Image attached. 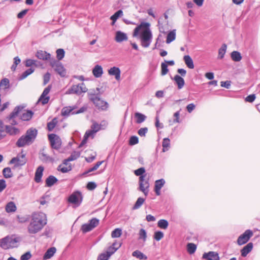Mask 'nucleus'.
<instances>
[{
	"label": "nucleus",
	"instance_id": "f257e3e1",
	"mask_svg": "<svg viewBox=\"0 0 260 260\" xmlns=\"http://www.w3.org/2000/svg\"><path fill=\"white\" fill-rule=\"evenodd\" d=\"M46 224L47 218L44 213H34L27 228V232L30 235H35L41 231Z\"/></svg>",
	"mask_w": 260,
	"mask_h": 260
},
{
	"label": "nucleus",
	"instance_id": "f03ea898",
	"mask_svg": "<svg viewBox=\"0 0 260 260\" xmlns=\"http://www.w3.org/2000/svg\"><path fill=\"white\" fill-rule=\"evenodd\" d=\"M21 238L15 235L7 236L0 240V246L4 249L16 248Z\"/></svg>",
	"mask_w": 260,
	"mask_h": 260
},
{
	"label": "nucleus",
	"instance_id": "7ed1b4c3",
	"mask_svg": "<svg viewBox=\"0 0 260 260\" xmlns=\"http://www.w3.org/2000/svg\"><path fill=\"white\" fill-rule=\"evenodd\" d=\"M150 25V24L148 22L141 23L139 25L135 28L133 32V36H137L139 34L140 30L144 28L145 29L141 34V39L151 40L152 38V35L151 30L149 28Z\"/></svg>",
	"mask_w": 260,
	"mask_h": 260
},
{
	"label": "nucleus",
	"instance_id": "20e7f679",
	"mask_svg": "<svg viewBox=\"0 0 260 260\" xmlns=\"http://www.w3.org/2000/svg\"><path fill=\"white\" fill-rule=\"evenodd\" d=\"M89 99L90 101L93 102L95 106L98 108L99 109H100L103 111L107 110L108 107V103L102 100L100 96V94L91 93V92L88 93Z\"/></svg>",
	"mask_w": 260,
	"mask_h": 260
},
{
	"label": "nucleus",
	"instance_id": "39448f33",
	"mask_svg": "<svg viewBox=\"0 0 260 260\" xmlns=\"http://www.w3.org/2000/svg\"><path fill=\"white\" fill-rule=\"evenodd\" d=\"M27 161L26 154L22 150L21 152L17 154L16 157L12 158L8 162L9 165H14L13 169L23 166Z\"/></svg>",
	"mask_w": 260,
	"mask_h": 260
},
{
	"label": "nucleus",
	"instance_id": "423d86ee",
	"mask_svg": "<svg viewBox=\"0 0 260 260\" xmlns=\"http://www.w3.org/2000/svg\"><path fill=\"white\" fill-rule=\"evenodd\" d=\"M50 65L54 69L55 71L61 77H65L67 75L66 69L62 63L55 58H52L50 61Z\"/></svg>",
	"mask_w": 260,
	"mask_h": 260
},
{
	"label": "nucleus",
	"instance_id": "0eeeda50",
	"mask_svg": "<svg viewBox=\"0 0 260 260\" xmlns=\"http://www.w3.org/2000/svg\"><path fill=\"white\" fill-rule=\"evenodd\" d=\"M83 196L81 191L76 190L74 191L69 197V203L74 204L75 207H79L83 201Z\"/></svg>",
	"mask_w": 260,
	"mask_h": 260
},
{
	"label": "nucleus",
	"instance_id": "6e6552de",
	"mask_svg": "<svg viewBox=\"0 0 260 260\" xmlns=\"http://www.w3.org/2000/svg\"><path fill=\"white\" fill-rule=\"evenodd\" d=\"M88 89L86 87L84 83L78 84V85H73L67 91L66 94H75L80 95L82 93L87 92Z\"/></svg>",
	"mask_w": 260,
	"mask_h": 260
},
{
	"label": "nucleus",
	"instance_id": "1a4fd4ad",
	"mask_svg": "<svg viewBox=\"0 0 260 260\" xmlns=\"http://www.w3.org/2000/svg\"><path fill=\"white\" fill-rule=\"evenodd\" d=\"M48 140L52 148L58 150L61 147V140L58 135L55 134H49Z\"/></svg>",
	"mask_w": 260,
	"mask_h": 260
},
{
	"label": "nucleus",
	"instance_id": "9d476101",
	"mask_svg": "<svg viewBox=\"0 0 260 260\" xmlns=\"http://www.w3.org/2000/svg\"><path fill=\"white\" fill-rule=\"evenodd\" d=\"M253 235V232L250 230H246L237 239V244L242 245L246 244Z\"/></svg>",
	"mask_w": 260,
	"mask_h": 260
},
{
	"label": "nucleus",
	"instance_id": "9b49d317",
	"mask_svg": "<svg viewBox=\"0 0 260 260\" xmlns=\"http://www.w3.org/2000/svg\"><path fill=\"white\" fill-rule=\"evenodd\" d=\"M38 135V130L34 128H30L27 129L26 132L24 136L30 142V144H31L36 138Z\"/></svg>",
	"mask_w": 260,
	"mask_h": 260
},
{
	"label": "nucleus",
	"instance_id": "f8f14e48",
	"mask_svg": "<svg viewBox=\"0 0 260 260\" xmlns=\"http://www.w3.org/2000/svg\"><path fill=\"white\" fill-rule=\"evenodd\" d=\"M36 57L39 59L43 60H49L50 61L51 58V54L43 50H39L37 52L36 54Z\"/></svg>",
	"mask_w": 260,
	"mask_h": 260
},
{
	"label": "nucleus",
	"instance_id": "ddd939ff",
	"mask_svg": "<svg viewBox=\"0 0 260 260\" xmlns=\"http://www.w3.org/2000/svg\"><path fill=\"white\" fill-rule=\"evenodd\" d=\"M165 184V180L164 179L157 180L155 181L154 191L157 196L160 195V189Z\"/></svg>",
	"mask_w": 260,
	"mask_h": 260
},
{
	"label": "nucleus",
	"instance_id": "4468645a",
	"mask_svg": "<svg viewBox=\"0 0 260 260\" xmlns=\"http://www.w3.org/2000/svg\"><path fill=\"white\" fill-rule=\"evenodd\" d=\"M44 167L40 166L36 170L34 180L36 182L40 183L42 181V177L43 176V172L44 171Z\"/></svg>",
	"mask_w": 260,
	"mask_h": 260
},
{
	"label": "nucleus",
	"instance_id": "2eb2a0df",
	"mask_svg": "<svg viewBox=\"0 0 260 260\" xmlns=\"http://www.w3.org/2000/svg\"><path fill=\"white\" fill-rule=\"evenodd\" d=\"M120 73L121 71L119 68L113 67L111 68H110L108 70V74L110 75L114 76L115 77V79L117 80H119L120 78Z\"/></svg>",
	"mask_w": 260,
	"mask_h": 260
},
{
	"label": "nucleus",
	"instance_id": "dca6fc26",
	"mask_svg": "<svg viewBox=\"0 0 260 260\" xmlns=\"http://www.w3.org/2000/svg\"><path fill=\"white\" fill-rule=\"evenodd\" d=\"M128 39L126 34L120 30L116 31L115 40L117 42L120 43Z\"/></svg>",
	"mask_w": 260,
	"mask_h": 260
},
{
	"label": "nucleus",
	"instance_id": "f3484780",
	"mask_svg": "<svg viewBox=\"0 0 260 260\" xmlns=\"http://www.w3.org/2000/svg\"><path fill=\"white\" fill-rule=\"evenodd\" d=\"M16 146L18 147H22L26 145H29L30 144V142L26 138L24 135L20 137L16 142Z\"/></svg>",
	"mask_w": 260,
	"mask_h": 260
},
{
	"label": "nucleus",
	"instance_id": "a211bd4d",
	"mask_svg": "<svg viewBox=\"0 0 260 260\" xmlns=\"http://www.w3.org/2000/svg\"><path fill=\"white\" fill-rule=\"evenodd\" d=\"M25 107L22 105L16 106L11 113L8 118L9 120L13 119L16 117L19 114V113Z\"/></svg>",
	"mask_w": 260,
	"mask_h": 260
},
{
	"label": "nucleus",
	"instance_id": "6ab92c4d",
	"mask_svg": "<svg viewBox=\"0 0 260 260\" xmlns=\"http://www.w3.org/2000/svg\"><path fill=\"white\" fill-rule=\"evenodd\" d=\"M252 248L253 243L251 242L248 243L241 250V256L243 257L246 256L252 250Z\"/></svg>",
	"mask_w": 260,
	"mask_h": 260
},
{
	"label": "nucleus",
	"instance_id": "aec40b11",
	"mask_svg": "<svg viewBox=\"0 0 260 260\" xmlns=\"http://www.w3.org/2000/svg\"><path fill=\"white\" fill-rule=\"evenodd\" d=\"M171 79L172 80H174L175 82L176 83L178 88L180 89H181L185 84V82L183 78H182L181 76H180L178 75H176L174 78L171 77Z\"/></svg>",
	"mask_w": 260,
	"mask_h": 260
},
{
	"label": "nucleus",
	"instance_id": "412c9836",
	"mask_svg": "<svg viewBox=\"0 0 260 260\" xmlns=\"http://www.w3.org/2000/svg\"><path fill=\"white\" fill-rule=\"evenodd\" d=\"M203 258H211L215 260H219L220 258L218 253L214 251H209L207 253H204L203 255Z\"/></svg>",
	"mask_w": 260,
	"mask_h": 260
},
{
	"label": "nucleus",
	"instance_id": "4be33fe9",
	"mask_svg": "<svg viewBox=\"0 0 260 260\" xmlns=\"http://www.w3.org/2000/svg\"><path fill=\"white\" fill-rule=\"evenodd\" d=\"M56 249L54 247H52L48 249L43 255V259L46 260L50 258L51 257L53 256L54 253L56 252Z\"/></svg>",
	"mask_w": 260,
	"mask_h": 260
},
{
	"label": "nucleus",
	"instance_id": "5701e85b",
	"mask_svg": "<svg viewBox=\"0 0 260 260\" xmlns=\"http://www.w3.org/2000/svg\"><path fill=\"white\" fill-rule=\"evenodd\" d=\"M92 74L96 78H99L103 74V68L101 66L96 65L92 70Z\"/></svg>",
	"mask_w": 260,
	"mask_h": 260
},
{
	"label": "nucleus",
	"instance_id": "b1692460",
	"mask_svg": "<svg viewBox=\"0 0 260 260\" xmlns=\"http://www.w3.org/2000/svg\"><path fill=\"white\" fill-rule=\"evenodd\" d=\"M58 179L53 175L49 176L45 180L46 186L47 187H51L55 183L58 182Z\"/></svg>",
	"mask_w": 260,
	"mask_h": 260
},
{
	"label": "nucleus",
	"instance_id": "393cba45",
	"mask_svg": "<svg viewBox=\"0 0 260 260\" xmlns=\"http://www.w3.org/2000/svg\"><path fill=\"white\" fill-rule=\"evenodd\" d=\"M10 88V81L8 78H4L1 80L0 89L6 90Z\"/></svg>",
	"mask_w": 260,
	"mask_h": 260
},
{
	"label": "nucleus",
	"instance_id": "a878e982",
	"mask_svg": "<svg viewBox=\"0 0 260 260\" xmlns=\"http://www.w3.org/2000/svg\"><path fill=\"white\" fill-rule=\"evenodd\" d=\"M183 60L185 62V64L188 68L191 69L194 68V66L193 60L189 55H185L183 57Z\"/></svg>",
	"mask_w": 260,
	"mask_h": 260
},
{
	"label": "nucleus",
	"instance_id": "bb28decb",
	"mask_svg": "<svg viewBox=\"0 0 260 260\" xmlns=\"http://www.w3.org/2000/svg\"><path fill=\"white\" fill-rule=\"evenodd\" d=\"M34 114L31 110H27L26 112L23 113L20 116V118L23 121H28L32 118Z\"/></svg>",
	"mask_w": 260,
	"mask_h": 260
},
{
	"label": "nucleus",
	"instance_id": "cd10ccee",
	"mask_svg": "<svg viewBox=\"0 0 260 260\" xmlns=\"http://www.w3.org/2000/svg\"><path fill=\"white\" fill-rule=\"evenodd\" d=\"M231 57L232 60L234 61H239L242 59L241 53L237 51H234L231 54Z\"/></svg>",
	"mask_w": 260,
	"mask_h": 260
},
{
	"label": "nucleus",
	"instance_id": "c85d7f7f",
	"mask_svg": "<svg viewBox=\"0 0 260 260\" xmlns=\"http://www.w3.org/2000/svg\"><path fill=\"white\" fill-rule=\"evenodd\" d=\"M40 158L44 162H53L54 160L53 158L43 152L40 154Z\"/></svg>",
	"mask_w": 260,
	"mask_h": 260
},
{
	"label": "nucleus",
	"instance_id": "c756f323",
	"mask_svg": "<svg viewBox=\"0 0 260 260\" xmlns=\"http://www.w3.org/2000/svg\"><path fill=\"white\" fill-rule=\"evenodd\" d=\"M2 173L5 178H10L13 177V174L10 167L5 168L3 171Z\"/></svg>",
	"mask_w": 260,
	"mask_h": 260
},
{
	"label": "nucleus",
	"instance_id": "7c9ffc66",
	"mask_svg": "<svg viewBox=\"0 0 260 260\" xmlns=\"http://www.w3.org/2000/svg\"><path fill=\"white\" fill-rule=\"evenodd\" d=\"M5 209L8 213L13 212L16 210V206L14 202H10L6 206Z\"/></svg>",
	"mask_w": 260,
	"mask_h": 260
},
{
	"label": "nucleus",
	"instance_id": "2f4dec72",
	"mask_svg": "<svg viewBox=\"0 0 260 260\" xmlns=\"http://www.w3.org/2000/svg\"><path fill=\"white\" fill-rule=\"evenodd\" d=\"M145 186L138 188V190L143 192L145 197H147L149 192V183L148 179L145 182Z\"/></svg>",
	"mask_w": 260,
	"mask_h": 260
},
{
	"label": "nucleus",
	"instance_id": "473e14b6",
	"mask_svg": "<svg viewBox=\"0 0 260 260\" xmlns=\"http://www.w3.org/2000/svg\"><path fill=\"white\" fill-rule=\"evenodd\" d=\"M227 45L224 43L222 45L221 47L218 50V58L222 59L224 57V54L226 52Z\"/></svg>",
	"mask_w": 260,
	"mask_h": 260
},
{
	"label": "nucleus",
	"instance_id": "72a5a7b5",
	"mask_svg": "<svg viewBox=\"0 0 260 260\" xmlns=\"http://www.w3.org/2000/svg\"><path fill=\"white\" fill-rule=\"evenodd\" d=\"M6 132L10 135H15L19 132V129L17 128L10 125L6 126Z\"/></svg>",
	"mask_w": 260,
	"mask_h": 260
},
{
	"label": "nucleus",
	"instance_id": "f704fd0d",
	"mask_svg": "<svg viewBox=\"0 0 260 260\" xmlns=\"http://www.w3.org/2000/svg\"><path fill=\"white\" fill-rule=\"evenodd\" d=\"M176 38V32L175 30L174 29L170 32H169V34L167 35V40H166V43L167 44H169L173 42L174 40H175Z\"/></svg>",
	"mask_w": 260,
	"mask_h": 260
},
{
	"label": "nucleus",
	"instance_id": "c9c22d12",
	"mask_svg": "<svg viewBox=\"0 0 260 260\" xmlns=\"http://www.w3.org/2000/svg\"><path fill=\"white\" fill-rule=\"evenodd\" d=\"M187 251L190 254H193L197 249V245L192 243H188L186 246Z\"/></svg>",
	"mask_w": 260,
	"mask_h": 260
},
{
	"label": "nucleus",
	"instance_id": "e433bc0d",
	"mask_svg": "<svg viewBox=\"0 0 260 260\" xmlns=\"http://www.w3.org/2000/svg\"><path fill=\"white\" fill-rule=\"evenodd\" d=\"M135 117L137 118L136 122L137 123H141L144 122L146 118V116L145 115L139 112L135 114Z\"/></svg>",
	"mask_w": 260,
	"mask_h": 260
},
{
	"label": "nucleus",
	"instance_id": "4c0bfd02",
	"mask_svg": "<svg viewBox=\"0 0 260 260\" xmlns=\"http://www.w3.org/2000/svg\"><path fill=\"white\" fill-rule=\"evenodd\" d=\"M132 255L133 256H136L140 259L146 260L147 259V256L138 250L134 251L132 253Z\"/></svg>",
	"mask_w": 260,
	"mask_h": 260
},
{
	"label": "nucleus",
	"instance_id": "58836bf2",
	"mask_svg": "<svg viewBox=\"0 0 260 260\" xmlns=\"http://www.w3.org/2000/svg\"><path fill=\"white\" fill-rule=\"evenodd\" d=\"M145 199L141 198V197H139L137 199V200L135 204H134V206L133 207L132 209L136 210V209H138L139 208H140V207L143 205V204L145 202Z\"/></svg>",
	"mask_w": 260,
	"mask_h": 260
},
{
	"label": "nucleus",
	"instance_id": "ea45409f",
	"mask_svg": "<svg viewBox=\"0 0 260 260\" xmlns=\"http://www.w3.org/2000/svg\"><path fill=\"white\" fill-rule=\"evenodd\" d=\"M75 108L71 107H64L61 110V115L64 116H69L70 113H73L74 112V110Z\"/></svg>",
	"mask_w": 260,
	"mask_h": 260
},
{
	"label": "nucleus",
	"instance_id": "a19ab883",
	"mask_svg": "<svg viewBox=\"0 0 260 260\" xmlns=\"http://www.w3.org/2000/svg\"><path fill=\"white\" fill-rule=\"evenodd\" d=\"M35 71V69L33 68H30L29 69L24 72L19 77V80H23L26 78L28 75L32 74Z\"/></svg>",
	"mask_w": 260,
	"mask_h": 260
},
{
	"label": "nucleus",
	"instance_id": "79ce46f5",
	"mask_svg": "<svg viewBox=\"0 0 260 260\" xmlns=\"http://www.w3.org/2000/svg\"><path fill=\"white\" fill-rule=\"evenodd\" d=\"M157 226L160 229L166 230L169 226V222L166 219H160L157 222Z\"/></svg>",
	"mask_w": 260,
	"mask_h": 260
},
{
	"label": "nucleus",
	"instance_id": "37998d69",
	"mask_svg": "<svg viewBox=\"0 0 260 260\" xmlns=\"http://www.w3.org/2000/svg\"><path fill=\"white\" fill-rule=\"evenodd\" d=\"M122 15L123 11L121 10H119L111 16L110 19L113 21V23H114L119 17Z\"/></svg>",
	"mask_w": 260,
	"mask_h": 260
},
{
	"label": "nucleus",
	"instance_id": "c03bdc74",
	"mask_svg": "<svg viewBox=\"0 0 260 260\" xmlns=\"http://www.w3.org/2000/svg\"><path fill=\"white\" fill-rule=\"evenodd\" d=\"M57 123L56 118H54L50 122L47 123V129L49 131H52Z\"/></svg>",
	"mask_w": 260,
	"mask_h": 260
},
{
	"label": "nucleus",
	"instance_id": "a18cd8bd",
	"mask_svg": "<svg viewBox=\"0 0 260 260\" xmlns=\"http://www.w3.org/2000/svg\"><path fill=\"white\" fill-rule=\"evenodd\" d=\"M56 57L58 61L61 60L64 57L65 51L63 49H58L56 50Z\"/></svg>",
	"mask_w": 260,
	"mask_h": 260
},
{
	"label": "nucleus",
	"instance_id": "49530a36",
	"mask_svg": "<svg viewBox=\"0 0 260 260\" xmlns=\"http://www.w3.org/2000/svg\"><path fill=\"white\" fill-rule=\"evenodd\" d=\"M170 140L169 138H164L162 141V151L165 152L168 150V147H170Z\"/></svg>",
	"mask_w": 260,
	"mask_h": 260
},
{
	"label": "nucleus",
	"instance_id": "de8ad7c7",
	"mask_svg": "<svg viewBox=\"0 0 260 260\" xmlns=\"http://www.w3.org/2000/svg\"><path fill=\"white\" fill-rule=\"evenodd\" d=\"M80 156V152L74 151L68 158V160L73 161L77 159Z\"/></svg>",
	"mask_w": 260,
	"mask_h": 260
},
{
	"label": "nucleus",
	"instance_id": "09e8293b",
	"mask_svg": "<svg viewBox=\"0 0 260 260\" xmlns=\"http://www.w3.org/2000/svg\"><path fill=\"white\" fill-rule=\"evenodd\" d=\"M122 234V230L121 229L117 228L115 229L112 232L111 237L113 238H118L121 236Z\"/></svg>",
	"mask_w": 260,
	"mask_h": 260
},
{
	"label": "nucleus",
	"instance_id": "8fccbe9b",
	"mask_svg": "<svg viewBox=\"0 0 260 260\" xmlns=\"http://www.w3.org/2000/svg\"><path fill=\"white\" fill-rule=\"evenodd\" d=\"M103 162L104 161H98L92 168H90L88 171L85 172L83 173V175L87 174L90 172L96 170L98 168L100 167V166L101 165Z\"/></svg>",
	"mask_w": 260,
	"mask_h": 260
},
{
	"label": "nucleus",
	"instance_id": "3c124183",
	"mask_svg": "<svg viewBox=\"0 0 260 260\" xmlns=\"http://www.w3.org/2000/svg\"><path fill=\"white\" fill-rule=\"evenodd\" d=\"M169 72L168 65L166 63L162 62L161 63V75L165 76Z\"/></svg>",
	"mask_w": 260,
	"mask_h": 260
},
{
	"label": "nucleus",
	"instance_id": "603ef678",
	"mask_svg": "<svg viewBox=\"0 0 260 260\" xmlns=\"http://www.w3.org/2000/svg\"><path fill=\"white\" fill-rule=\"evenodd\" d=\"M92 228L91 226L89 223L83 224L81 226V231L83 233H86L92 230Z\"/></svg>",
	"mask_w": 260,
	"mask_h": 260
},
{
	"label": "nucleus",
	"instance_id": "864d4df0",
	"mask_svg": "<svg viewBox=\"0 0 260 260\" xmlns=\"http://www.w3.org/2000/svg\"><path fill=\"white\" fill-rule=\"evenodd\" d=\"M139 143V138L137 136H131L128 141V144L131 146H133Z\"/></svg>",
	"mask_w": 260,
	"mask_h": 260
},
{
	"label": "nucleus",
	"instance_id": "5fc2aeb1",
	"mask_svg": "<svg viewBox=\"0 0 260 260\" xmlns=\"http://www.w3.org/2000/svg\"><path fill=\"white\" fill-rule=\"evenodd\" d=\"M50 100V96H42L41 94L40 96L38 102H41L43 105L47 104Z\"/></svg>",
	"mask_w": 260,
	"mask_h": 260
},
{
	"label": "nucleus",
	"instance_id": "6e6d98bb",
	"mask_svg": "<svg viewBox=\"0 0 260 260\" xmlns=\"http://www.w3.org/2000/svg\"><path fill=\"white\" fill-rule=\"evenodd\" d=\"M121 246V243H119L118 246L117 247V248H113V247H112L110 246L108 249V250L106 251V253L107 254H110V256L112 255L113 253L115 252V251L119 249V248Z\"/></svg>",
	"mask_w": 260,
	"mask_h": 260
},
{
	"label": "nucleus",
	"instance_id": "4d7b16f0",
	"mask_svg": "<svg viewBox=\"0 0 260 260\" xmlns=\"http://www.w3.org/2000/svg\"><path fill=\"white\" fill-rule=\"evenodd\" d=\"M164 236V233L161 231H156L154 233L153 237L155 240L158 241L160 240Z\"/></svg>",
	"mask_w": 260,
	"mask_h": 260
},
{
	"label": "nucleus",
	"instance_id": "13d9d810",
	"mask_svg": "<svg viewBox=\"0 0 260 260\" xmlns=\"http://www.w3.org/2000/svg\"><path fill=\"white\" fill-rule=\"evenodd\" d=\"M89 223L93 229L97 226L99 224V220L96 218H92L89 221Z\"/></svg>",
	"mask_w": 260,
	"mask_h": 260
},
{
	"label": "nucleus",
	"instance_id": "bf43d9fd",
	"mask_svg": "<svg viewBox=\"0 0 260 260\" xmlns=\"http://www.w3.org/2000/svg\"><path fill=\"white\" fill-rule=\"evenodd\" d=\"M51 74L49 72L46 73L43 76V86L46 85L50 81Z\"/></svg>",
	"mask_w": 260,
	"mask_h": 260
},
{
	"label": "nucleus",
	"instance_id": "052dcab7",
	"mask_svg": "<svg viewBox=\"0 0 260 260\" xmlns=\"http://www.w3.org/2000/svg\"><path fill=\"white\" fill-rule=\"evenodd\" d=\"M148 129L147 127H142L140 128L138 131V134L140 137H145L147 133Z\"/></svg>",
	"mask_w": 260,
	"mask_h": 260
},
{
	"label": "nucleus",
	"instance_id": "680f3d73",
	"mask_svg": "<svg viewBox=\"0 0 260 260\" xmlns=\"http://www.w3.org/2000/svg\"><path fill=\"white\" fill-rule=\"evenodd\" d=\"M37 62V60L31 59H27L25 61V66L27 67H31L32 65H34L35 66L37 67L38 65L36 64V62Z\"/></svg>",
	"mask_w": 260,
	"mask_h": 260
},
{
	"label": "nucleus",
	"instance_id": "e2e57ef3",
	"mask_svg": "<svg viewBox=\"0 0 260 260\" xmlns=\"http://www.w3.org/2000/svg\"><path fill=\"white\" fill-rule=\"evenodd\" d=\"M145 173V169L143 167H141L139 168L137 170H136L134 171L135 174L137 176H140L141 175H144V173Z\"/></svg>",
	"mask_w": 260,
	"mask_h": 260
},
{
	"label": "nucleus",
	"instance_id": "0e129e2a",
	"mask_svg": "<svg viewBox=\"0 0 260 260\" xmlns=\"http://www.w3.org/2000/svg\"><path fill=\"white\" fill-rule=\"evenodd\" d=\"M146 174H144V175H141L139 176V187H141V186H145V182L146 180H145V177H146Z\"/></svg>",
	"mask_w": 260,
	"mask_h": 260
},
{
	"label": "nucleus",
	"instance_id": "69168bd1",
	"mask_svg": "<svg viewBox=\"0 0 260 260\" xmlns=\"http://www.w3.org/2000/svg\"><path fill=\"white\" fill-rule=\"evenodd\" d=\"M31 257V254L30 251H27L23 254L21 257V260H28Z\"/></svg>",
	"mask_w": 260,
	"mask_h": 260
},
{
	"label": "nucleus",
	"instance_id": "338daca9",
	"mask_svg": "<svg viewBox=\"0 0 260 260\" xmlns=\"http://www.w3.org/2000/svg\"><path fill=\"white\" fill-rule=\"evenodd\" d=\"M146 237L147 234L146 231L143 229H140L139 231V238L143 239V240L145 241L146 239Z\"/></svg>",
	"mask_w": 260,
	"mask_h": 260
},
{
	"label": "nucleus",
	"instance_id": "774afa93",
	"mask_svg": "<svg viewBox=\"0 0 260 260\" xmlns=\"http://www.w3.org/2000/svg\"><path fill=\"white\" fill-rule=\"evenodd\" d=\"M141 45L143 47H145V48L148 47L151 42V40H148L146 39H141Z\"/></svg>",
	"mask_w": 260,
	"mask_h": 260
}]
</instances>
